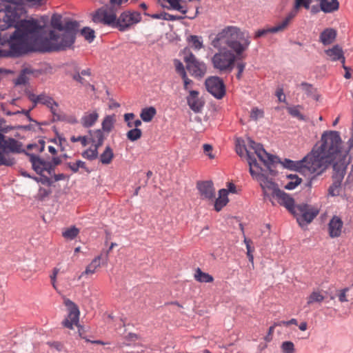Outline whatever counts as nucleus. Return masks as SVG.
Listing matches in <instances>:
<instances>
[{"label": "nucleus", "mask_w": 353, "mask_h": 353, "mask_svg": "<svg viewBox=\"0 0 353 353\" xmlns=\"http://www.w3.org/2000/svg\"><path fill=\"white\" fill-rule=\"evenodd\" d=\"M40 145L37 144H30L28 146V149L37 148V150L39 152H42L45 148V142L43 141H40Z\"/></svg>", "instance_id": "338daca9"}, {"label": "nucleus", "mask_w": 353, "mask_h": 353, "mask_svg": "<svg viewBox=\"0 0 353 353\" xmlns=\"http://www.w3.org/2000/svg\"><path fill=\"white\" fill-rule=\"evenodd\" d=\"M187 41L194 50H199L203 48L201 37L197 35H190L188 37Z\"/></svg>", "instance_id": "e433bc0d"}, {"label": "nucleus", "mask_w": 353, "mask_h": 353, "mask_svg": "<svg viewBox=\"0 0 353 353\" xmlns=\"http://www.w3.org/2000/svg\"><path fill=\"white\" fill-rule=\"evenodd\" d=\"M99 114L97 110L86 112L81 118V124L83 128H90L92 127L99 119Z\"/></svg>", "instance_id": "bb28decb"}, {"label": "nucleus", "mask_w": 353, "mask_h": 353, "mask_svg": "<svg viewBox=\"0 0 353 353\" xmlns=\"http://www.w3.org/2000/svg\"><path fill=\"white\" fill-rule=\"evenodd\" d=\"M183 61L185 63L186 69L192 77L201 79L206 74V64L199 60L190 50L188 52L185 51Z\"/></svg>", "instance_id": "f8f14e48"}, {"label": "nucleus", "mask_w": 353, "mask_h": 353, "mask_svg": "<svg viewBox=\"0 0 353 353\" xmlns=\"http://www.w3.org/2000/svg\"><path fill=\"white\" fill-rule=\"evenodd\" d=\"M72 79L80 83L83 85H90V83L86 81L82 76H81L80 73L77 71V72L72 74Z\"/></svg>", "instance_id": "4d7b16f0"}, {"label": "nucleus", "mask_w": 353, "mask_h": 353, "mask_svg": "<svg viewBox=\"0 0 353 353\" xmlns=\"http://www.w3.org/2000/svg\"><path fill=\"white\" fill-rule=\"evenodd\" d=\"M79 26L77 21L67 20L63 23V30L61 34H57L54 30L50 31L49 38L43 39L41 43V51L60 52L70 48L75 41Z\"/></svg>", "instance_id": "20e7f679"}, {"label": "nucleus", "mask_w": 353, "mask_h": 353, "mask_svg": "<svg viewBox=\"0 0 353 353\" xmlns=\"http://www.w3.org/2000/svg\"><path fill=\"white\" fill-rule=\"evenodd\" d=\"M126 136L130 141H135L141 137L142 131L139 128H133L127 132Z\"/></svg>", "instance_id": "c03bdc74"}, {"label": "nucleus", "mask_w": 353, "mask_h": 353, "mask_svg": "<svg viewBox=\"0 0 353 353\" xmlns=\"http://www.w3.org/2000/svg\"><path fill=\"white\" fill-rule=\"evenodd\" d=\"M276 326H281V323H274L273 325L270 326L268 329L267 335L264 337L265 341L269 342L272 339V335L274 331V328Z\"/></svg>", "instance_id": "052dcab7"}, {"label": "nucleus", "mask_w": 353, "mask_h": 353, "mask_svg": "<svg viewBox=\"0 0 353 353\" xmlns=\"http://www.w3.org/2000/svg\"><path fill=\"white\" fill-rule=\"evenodd\" d=\"M199 92L196 90H189L187 103L190 108L195 113L200 112L204 106V101L199 97Z\"/></svg>", "instance_id": "5701e85b"}, {"label": "nucleus", "mask_w": 353, "mask_h": 353, "mask_svg": "<svg viewBox=\"0 0 353 353\" xmlns=\"http://www.w3.org/2000/svg\"><path fill=\"white\" fill-rule=\"evenodd\" d=\"M310 154L320 176L331 165L334 167L336 163L339 165L343 163L347 165V152L345 151L340 133L337 131L323 132L320 141L314 145Z\"/></svg>", "instance_id": "f257e3e1"}, {"label": "nucleus", "mask_w": 353, "mask_h": 353, "mask_svg": "<svg viewBox=\"0 0 353 353\" xmlns=\"http://www.w3.org/2000/svg\"><path fill=\"white\" fill-rule=\"evenodd\" d=\"M174 63L176 73L179 74L181 77L183 76L185 77V75L187 74V72L182 62L178 59H174Z\"/></svg>", "instance_id": "09e8293b"}, {"label": "nucleus", "mask_w": 353, "mask_h": 353, "mask_svg": "<svg viewBox=\"0 0 353 353\" xmlns=\"http://www.w3.org/2000/svg\"><path fill=\"white\" fill-rule=\"evenodd\" d=\"M203 148L205 154L208 156L209 159H214L215 158V155L212 153L213 148L210 144H203Z\"/></svg>", "instance_id": "13d9d810"}, {"label": "nucleus", "mask_w": 353, "mask_h": 353, "mask_svg": "<svg viewBox=\"0 0 353 353\" xmlns=\"http://www.w3.org/2000/svg\"><path fill=\"white\" fill-rule=\"evenodd\" d=\"M296 218L299 225L301 227L310 223L319 214V210L307 203L297 204L290 212Z\"/></svg>", "instance_id": "9b49d317"}, {"label": "nucleus", "mask_w": 353, "mask_h": 353, "mask_svg": "<svg viewBox=\"0 0 353 353\" xmlns=\"http://www.w3.org/2000/svg\"><path fill=\"white\" fill-rule=\"evenodd\" d=\"M79 229L72 225L64 229L62 232V236L67 240H74L79 234Z\"/></svg>", "instance_id": "c9c22d12"}, {"label": "nucleus", "mask_w": 353, "mask_h": 353, "mask_svg": "<svg viewBox=\"0 0 353 353\" xmlns=\"http://www.w3.org/2000/svg\"><path fill=\"white\" fill-rule=\"evenodd\" d=\"M3 3H7L5 8L0 10V28L6 30L10 28L14 23L19 22L23 12V0H0Z\"/></svg>", "instance_id": "0eeeda50"}, {"label": "nucleus", "mask_w": 353, "mask_h": 353, "mask_svg": "<svg viewBox=\"0 0 353 353\" xmlns=\"http://www.w3.org/2000/svg\"><path fill=\"white\" fill-rule=\"evenodd\" d=\"M135 117V114L134 113H125L124 114V121L127 123V126L128 128H132L133 127V120Z\"/></svg>", "instance_id": "680f3d73"}, {"label": "nucleus", "mask_w": 353, "mask_h": 353, "mask_svg": "<svg viewBox=\"0 0 353 353\" xmlns=\"http://www.w3.org/2000/svg\"><path fill=\"white\" fill-rule=\"evenodd\" d=\"M282 164L284 168L296 171L307 177L308 181L306 185L309 188L312 187L313 181L320 176L310 152L299 161L285 159Z\"/></svg>", "instance_id": "423d86ee"}, {"label": "nucleus", "mask_w": 353, "mask_h": 353, "mask_svg": "<svg viewBox=\"0 0 353 353\" xmlns=\"http://www.w3.org/2000/svg\"><path fill=\"white\" fill-rule=\"evenodd\" d=\"M312 0H295L294 10L287 14L282 21L277 23L276 26L268 28L258 30L254 35L255 39L263 37L268 33H277L283 32L290 25V22L295 17L297 13V10L303 6L308 10L310 6Z\"/></svg>", "instance_id": "9d476101"}, {"label": "nucleus", "mask_w": 353, "mask_h": 353, "mask_svg": "<svg viewBox=\"0 0 353 353\" xmlns=\"http://www.w3.org/2000/svg\"><path fill=\"white\" fill-rule=\"evenodd\" d=\"M168 3L170 5V7L173 10H178L183 14H185L187 10H184L183 6H181V0H166Z\"/></svg>", "instance_id": "de8ad7c7"}, {"label": "nucleus", "mask_w": 353, "mask_h": 353, "mask_svg": "<svg viewBox=\"0 0 353 353\" xmlns=\"http://www.w3.org/2000/svg\"><path fill=\"white\" fill-rule=\"evenodd\" d=\"M207 90L216 99H221L225 94V86L221 78L213 76L206 79L205 82Z\"/></svg>", "instance_id": "2eb2a0df"}, {"label": "nucleus", "mask_w": 353, "mask_h": 353, "mask_svg": "<svg viewBox=\"0 0 353 353\" xmlns=\"http://www.w3.org/2000/svg\"><path fill=\"white\" fill-rule=\"evenodd\" d=\"M325 52L330 57L331 61H340L343 64V69H348V67L345 65V57H344L343 49L339 45L336 44L332 48L325 50Z\"/></svg>", "instance_id": "b1692460"}, {"label": "nucleus", "mask_w": 353, "mask_h": 353, "mask_svg": "<svg viewBox=\"0 0 353 353\" xmlns=\"http://www.w3.org/2000/svg\"><path fill=\"white\" fill-rule=\"evenodd\" d=\"M347 165L341 163L339 165L336 163L333 167V183L328 189L329 194L334 196L340 194L341 182L346 172Z\"/></svg>", "instance_id": "4468645a"}, {"label": "nucleus", "mask_w": 353, "mask_h": 353, "mask_svg": "<svg viewBox=\"0 0 353 353\" xmlns=\"http://www.w3.org/2000/svg\"><path fill=\"white\" fill-rule=\"evenodd\" d=\"M50 23L52 27L54 29H57L59 31L63 30V23L61 15L58 14H54L52 16Z\"/></svg>", "instance_id": "58836bf2"}, {"label": "nucleus", "mask_w": 353, "mask_h": 353, "mask_svg": "<svg viewBox=\"0 0 353 353\" xmlns=\"http://www.w3.org/2000/svg\"><path fill=\"white\" fill-rule=\"evenodd\" d=\"M29 157V161L32 163V169L37 174L43 176V173L47 172L49 175L53 173V165L50 161H46L39 156L29 152H26Z\"/></svg>", "instance_id": "dca6fc26"}, {"label": "nucleus", "mask_w": 353, "mask_h": 353, "mask_svg": "<svg viewBox=\"0 0 353 353\" xmlns=\"http://www.w3.org/2000/svg\"><path fill=\"white\" fill-rule=\"evenodd\" d=\"M183 81V88L185 90H190V88L193 85V81L188 78V75L185 74V77H181Z\"/></svg>", "instance_id": "0e129e2a"}, {"label": "nucleus", "mask_w": 353, "mask_h": 353, "mask_svg": "<svg viewBox=\"0 0 353 353\" xmlns=\"http://www.w3.org/2000/svg\"><path fill=\"white\" fill-rule=\"evenodd\" d=\"M88 134L89 143H92L94 147L99 148L103 145L105 136L101 129L89 130Z\"/></svg>", "instance_id": "a878e982"}, {"label": "nucleus", "mask_w": 353, "mask_h": 353, "mask_svg": "<svg viewBox=\"0 0 353 353\" xmlns=\"http://www.w3.org/2000/svg\"><path fill=\"white\" fill-rule=\"evenodd\" d=\"M325 296L322 292L317 290H314L307 298V304L310 305L314 303H321L324 300Z\"/></svg>", "instance_id": "f704fd0d"}, {"label": "nucleus", "mask_w": 353, "mask_h": 353, "mask_svg": "<svg viewBox=\"0 0 353 353\" xmlns=\"http://www.w3.org/2000/svg\"><path fill=\"white\" fill-rule=\"evenodd\" d=\"M336 34V31L334 29L326 28L320 34V41L324 46L330 45L335 41Z\"/></svg>", "instance_id": "cd10ccee"}, {"label": "nucleus", "mask_w": 353, "mask_h": 353, "mask_svg": "<svg viewBox=\"0 0 353 353\" xmlns=\"http://www.w3.org/2000/svg\"><path fill=\"white\" fill-rule=\"evenodd\" d=\"M24 4L28 7L39 8L46 5V0H23Z\"/></svg>", "instance_id": "3c124183"}, {"label": "nucleus", "mask_w": 353, "mask_h": 353, "mask_svg": "<svg viewBox=\"0 0 353 353\" xmlns=\"http://www.w3.org/2000/svg\"><path fill=\"white\" fill-rule=\"evenodd\" d=\"M288 178L290 179V181H288L284 186L287 190H294L302 181V179L297 175L290 174L288 176Z\"/></svg>", "instance_id": "4c0bfd02"}, {"label": "nucleus", "mask_w": 353, "mask_h": 353, "mask_svg": "<svg viewBox=\"0 0 353 353\" xmlns=\"http://www.w3.org/2000/svg\"><path fill=\"white\" fill-rule=\"evenodd\" d=\"M50 189H46L44 188H40L37 193V199L40 201H43L46 197L48 196L51 194Z\"/></svg>", "instance_id": "6e6d98bb"}, {"label": "nucleus", "mask_w": 353, "mask_h": 353, "mask_svg": "<svg viewBox=\"0 0 353 353\" xmlns=\"http://www.w3.org/2000/svg\"><path fill=\"white\" fill-rule=\"evenodd\" d=\"M281 350L283 353H294V345L291 341H285L281 345Z\"/></svg>", "instance_id": "864d4df0"}, {"label": "nucleus", "mask_w": 353, "mask_h": 353, "mask_svg": "<svg viewBox=\"0 0 353 353\" xmlns=\"http://www.w3.org/2000/svg\"><path fill=\"white\" fill-rule=\"evenodd\" d=\"M236 68L237 69V74L236 75V77L237 79L240 80L242 77V74L245 68V63L243 61L237 62Z\"/></svg>", "instance_id": "bf43d9fd"}, {"label": "nucleus", "mask_w": 353, "mask_h": 353, "mask_svg": "<svg viewBox=\"0 0 353 353\" xmlns=\"http://www.w3.org/2000/svg\"><path fill=\"white\" fill-rule=\"evenodd\" d=\"M348 290L347 288H344L341 290L340 293L339 294V300L340 302H345L347 301L346 299V292Z\"/></svg>", "instance_id": "774afa93"}, {"label": "nucleus", "mask_w": 353, "mask_h": 353, "mask_svg": "<svg viewBox=\"0 0 353 353\" xmlns=\"http://www.w3.org/2000/svg\"><path fill=\"white\" fill-rule=\"evenodd\" d=\"M194 279L200 283H212L214 278L208 273L203 272L199 268H198L194 273Z\"/></svg>", "instance_id": "473e14b6"}, {"label": "nucleus", "mask_w": 353, "mask_h": 353, "mask_svg": "<svg viewBox=\"0 0 353 353\" xmlns=\"http://www.w3.org/2000/svg\"><path fill=\"white\" fill-rule=\"evenodd\" d=\"M250 37L245 32L234 26H228L223 28L212 40L211 45L214 48H221L222 44H225L229 50L237 55L248 50L250 44Z\"/></svg>", "instance_id": "39448f33"}, {"label": "nucleus", "mask_w": 353, "mask_h": 353, "mask_svg": "<svg viewBox=\"0 0 353 353\" xmlns=\"http://www.w3.org/2000/svg\"><path fill=\"white\" fill-rule=\"evenodd\" d=\"M59 269L58 268H54L52 270V273L50 276L52 285L54 289L57 288H56V281H57V274H59Z\"/></svg>", "instance_id": "69168bd1"}, {"label": "nucleus", "mask_w": 353, "mask_h": 353, "mask_svg": "<svg viewBox=\"0 0 353 353\" xmlns=\"http://www.w3.org/2000/svg\"><path fill=\"white\" fill-rule=\"evenodd\" d=\"M321 10L325 13L335 12L339 8L338 0H320Z\"/></svg>", "instance_id": "c756f323"}, {"label": "nucleus", "mask_w": 353, "mask_h": 353, "mask_svg": "<svg viewBox=\"0 0 353 353\" xmlns=\"http://www.w3.org/2000/svg\"><path fill=\"white\" fill-rule=\"evenodd\" d=\"M2 153H14V154H20L24 152L26 154V151L22 148V143L16 140L14 138H8L6 139L3 138V141L2 142L1 146Z\"/></svg>", "instance_id": "6ab92c4d"}, {"label": "nucleus", "mask_w": 353, "mask_h": 353, "mask_svg": "<svg viewBox=\"0 0 353 353\" xmlns=\"http://www.w3.org/2000/svg\"><path fill=\"white\" fill-rule=\"evenodd\" d=\"M217 49L219 51L211 59L213 68L221 72H230L234 68L236 61L241 59L242 55H237L232 50L222 46Z\"/></svg>", "instance_id": "6e6552de"}, {"label": "nucleus", "mask_w": 353, "mask_h": 353, "mask_svg": "<svg viewBox=\"0 0 353 353\" xmlns=\"http://www.w3.org/2000/svg\"><path fill=\"white\" fill-rule=\"evenodd\" d=\"M128 1V0H110V6L105 5L101 8H105L108 12L110 10H116V12H117L120 6Z\"/></svg>", "instance_id": "37998d69"}, {"label": "nucleus", "mask_w": 353, "mask_h": 353, "mask_svg": "<svg viewBox=\"0 0 353 353\" xmlns=\"http://www.w3.org/2000/svg\"><path fill=\"white\" fill-rule=\"evenodd\" d=\"M70 141L72 143L79 141V142H81V144L83 147H85L89 143L88 137H87V136H78V137L72 136L70 138Z\"/></svg>", "instance_id": "5fc2aeb1"}, {"label": "nucleus", "mask_w": 353, "mask_h": 353, "mask_svg": "<svg viewBox=\"0 0 353 353\" xmlns=\"http://www.w3.org/2000/svg\"><path fill=\"white\" fill-rule=\"evenodd\" d=\"M248 142L249 148L254 150V153L265 165L270 168L271 164L276 162V157L268 153L261 144L256 143L250 138L248 139Z\"/></svg>", "instance_id": "f3484780"}, {"label": "nucleus", "mask_w": 353, "mask_h": 353, "mask_svg": "<svg viewBox=\"0 0 353 353\" xmlns=\"http://www.w3.org/2000/svg\"><path fill=\"white\" fill-rule=\"evenodd\" d=\"M114 158V152L110 145L105 147V150L100 155V162L104 165L110 164Z\"/></svg>", "instance_id": "72a5a7b5"}, {"label": "nucleus", "mask_w": 353, "mask_h": 353, "mask_svg": "<svg viewBox=\"0 0 353 353\" xmlns=\"http://www.w3.org/2000/svg\"><path fill=\"white\" fill-rule=\"evenodd\" d=\"M228 202V190L226 189H221L219 191V197L214 201V210L216 212L221 211Z\"/></svg>", "instance_id": "c85d7f7f"}, {"label": "nucleus", "mask_w": 353, "mask_h": 353, "mask_svg": "<svg viewBox=\"0 0 353 353\" xmlns=\"http://www.w3.org/2000/svg\"><path fill=\"white\" fill-rule=\"evenodd\" d=\"M81 34L90 43L92 42L94 37V31L89 27H85L81 30Z\"/></svg>", "instance_id": "a18cd8bd"}, {"label": "nucleus", "mask_w": 353, "mask_h": 353, "mask_svg": "<svg viewBox=\"0 0 353 353\" xmlns=\"http://www.w3.org/2000/svg\"><path fill=\"white\" fill-rule=\"evenodd\" d=\"M343 222L341 217L334 215L327 224V232L330 238H338L341 236Z\"/></svg>", "instance_id": "aec40b11"}, {"label": "nucleus", "mask_w": 353, "mask_h": 353, "mask_svg": "<svg viewBox=\"0 0 353 353\" xmlns=\"http://www.w3.org/2000/svg\"><path fill=\"white\" fill-rule=\"evenodd\" d=\"M264 117V112L263 110L258 108H253L250 112V118L253 120L256 121L259 118Z\"/></svg>", "instance_id": "603ef678"}, {"label": "nucleus", "mask_w": 353, "mask_h": 353, "mask_svg": "<svg viewBox=\"0 0 353 353\" xmlns=\"http://www.w3.org/2000/svg\"><path fill=\"white\" fill-rule=\"evenodd\" d=\"M196 188L201 199L213 201L215 199V190L212 181H198Z\"/></svg>", "instance_id": "a211bd4d"}, {"label": "nucleus", "mask_w": 353, "mask_h": 353, "mask_svg": "<svg viewBox=\"0 0 353 353\" xmlns=\"http://www.w3.org/2000/svg\"><path fill=\"white\" fill-rule=\"evenodd\" d=\"M273 199H276L277 203L286 208V209L291 212L294 206V200L292 197H291L288 194L285 193L284 191L279 189L276 192H274V194L271 196Z\"/></svg>", "instance_id": "4be33fe9"}, {"label": "nucleus", "mask_w": 353, "mask_h": 353, "mask_svg": "<svg viewBox=\"0 0 353 353\" xmlns=\"http://www.w3.org/2000/svg\"><path fill=\"white\" fill-rule=\"evenodd\" d=\"M59 103L54 101V104H52L48 108L53 116L54 121H63L64 119V117L59 112Z\"/></svg>", "instance_id": "ea45409f"}, {"label": "nucleus", "mask_w": 353, "mask_h": 353, "mask_svg": "<svg viewBox=\"0 0 353 353\" xmlns=\"http://www.w3.org/2000/svg\"><path fill=\"white\" fill-rule=\"evenodd\" d=\"M236 152L240 157H243L244 153L245 152L247 154L248 163H249V154L250 155V157L252 158H255L254 156L253 155V154L249 150H248V148H246V146L245 145H241L240 143L239 140H237V141H236Z\"/></svg>", "instance_id": "a19ab883"}, {"label": "nucleus", "mask_w": 353, "mask_h": 353, "mask_svg": "<svg viewBox=\"0 0 353 353\" xmlns=\"http://www.w3.org/2000/svg\"><path fill=\"white\" fill-rule=\"evenodd\" d=\"M288 110L292 117H296L299 120H305V117L300 112L299 105L288 108Z\"/></svg>", "instance_id": "49530a36"}, {"label": "nucleus", "mask_w": 353, "mask_h": 353, "mask_svg": "<svg viewBox=\"0 0 353 353\" xmlns=\"http://www.w3.org/2000/svg\"><path fill=\"white\" fill-rule=\"evenodd\" d=\"M33 179L37 182H41L42 184H47L48 185H51L52 183L51 179L48 176H45L44 173H43V176H41L40 178L35 176Z\"/></svg>", "instance_id": "e2e57ef3"}, {"label": "nucleus", "mask_w": 353, "mask_h": 353, "mask_svg": "<svg viewBox=\"0 0 353 353\" xmlns=\"http://www.w3.org/2000/svg\"><path fill=\"white\" fill-rule=\"evenodd\" d=\"M157 114V110L154 107L150 106L144 108L141 110L140 117L144 122H150Z\"/></svg>", "instance_id": "2f4dec72"}, {"label": "nucleus", "mask_w": 353, "mask_h": 353, "mask_svg": "<svg viewBox=\"0 0 353 353\" xmlns=\"http://www.w3.org/2000/svg\"><path fill=\"white\" fill-rule=\"evenodd\" d=\"M26 73H28L27 69L22 70L17 79L14 81L15 85H25L28 83V79L26 77Z\"/></svg>", "instance_id": "8fccbe9b"}, {"label": "nucleus", "mask_w": 353, "mask_h": 353, "mask_svg": "<svg viewBox=\"0 0 353 353\" xmlns=\"http://www.w3.org/2000/svg\"><path fill=\"white\" fill-rule=\"evenodd\" d=\"M65 305L68 307V314L66 318L62 321V325L64 327L72 330L74 325L79 327L80 312L78 306L71 300L67 299L64 301Z\"/></svg>", "instance_id": "ddd939ff"}, {"label": "nucleus", "mask_w": 353, "mask_h": 353, "mask_svg": "<svg viewBox=\"0 0 353 353\" xmlns=\"http://www.w3.org/2000/svg\"><path fill=\"white\" fill-rule=\"evenodd\" d=\"M15 30L7 41L9 48L3 49L4 57L18 58L34 51L31 39L37 36L43 26L36 19H23L14 23Z\"/></svg>", "instance_id": "f03ea898"}, {"label": "nucleus", "mask_w": 353, "mask_h": 353, "mask_svg": "<svg viewBox=\"0 0 353 353\" xmlns=\"http://www.w3.org/2000/svg\"><path fill=\"white\" fill-rule=\"evenodd\" d=\"M249 165L250 173L251 176L257 180L263 191L265 197H268L272 204L274 205V202L272 200L271 196L274 192L279 188L276 183L272 179L259 172L261 169L257 163L256 158H252L249 154Z\"/></svg>", "instance_id": "1a4fd4ad"}, {"label": "nucleus", "mask_w": 353, "mask_h": 353, "mask_svg": "<svg viewBox=\"0 0 353 353\" xmlns=\"http://www.w3.org/2000/svg\"><path fill=\"white\" fill-rule=\"evenodd\" d=\"M105 259L103 261V253L94 257L91 263L86 267L85 271L79 276L81 279L84 275L93 274L96 272L97 270L101 266L102 264H106Z\"/></svg>", "instance_id": "393cba45"}, {"label": "nucleus", "mask_w": 353, "mask_h": 353, "mask_svg": "<svg viewBox=\"0 0 353 353\" xmlns=\"http://www.w3.org/2000/svg\"><path fill=\"white\" fill-rule=\"evenodd\" d=\"M115 121L114 114L105 116L101 123V130L103 132L110 133L114 128Z\"/></svg>", "instance_id": "7c9ffc66"}, {"label": "nucleus", "mask_w": 353, "mask_h": 353, "mask_svg": "<svg viewBox=\"0 0 353 353\" xmlns=\"http://www.w3.org/2000/svg\"><path fill=\"white\" fill-rule=\"evenodd\" d=\"M28 99L32 103V108H35L38 104H41L47 108L50 105L54 104V99L46 94L45 92H42L39 95H36L34 93L28 91L26 92Z\"/></svg>", "instance_id": "412c9836"}, {"label": "nucleus", "mask_w": 353, "mask_h": 353, "mask_svg": "<svg viewBox=\"0 0 353 353\" xmlns=\"http://www.w3.org/2000/svg\"><path fill=\"white\" fill-rule=\"evenodd\" d=\"M98 150L99 148L95 147H94V148H90L83 151L81 155L84 159H86L89 161H93L98 157Z\"/></svg>", "instance_id": "79ce46f5"}, {"label": "nucleus", "mask_w": 353, "mask_h": 353, "mask_svg": "<svg viewBox=\"0 0 353 353\" xmlns=\"http://www.w3.org/2000/svg\"><path fill=\"white\" fill-rule=\"evenodd\" d=\"M91 17L94 23L117 28L121 32L128 30L141 21V16L139 12L124 11L117 17L116 10L108 12L105 8L97 9L91 14Z\"/></svg>", "instance_id": "7ed1b4c3"}]
</instances>
